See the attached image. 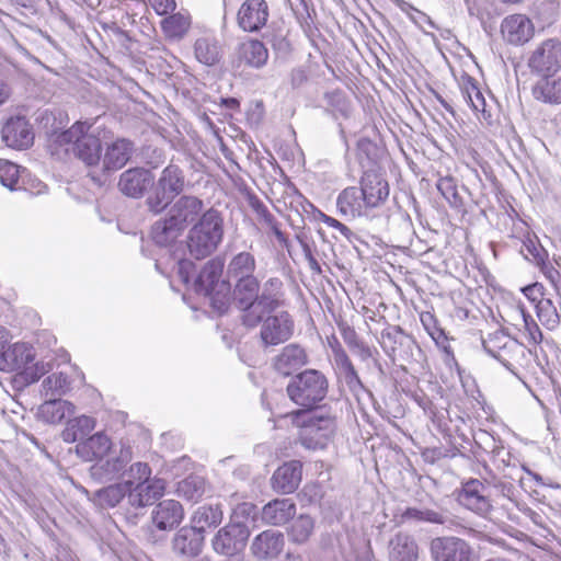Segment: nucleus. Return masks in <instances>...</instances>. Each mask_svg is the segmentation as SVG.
<instances>
[{"label": "nucleus", "instance_id": "obj_1", "mask_svg": "<svg viewBox=\"0 0 561 561\" xmlns=\"http://www.w3.org/2000/svg\"><path fill=\"white\" fill-rule=\"evenodd\" d=\"M232 305L245 328H256L266 314L284 307V283L279 277H270L263 284L256 276L238 279L232 286Z\"/></svg>", "mask_w": 561, "mask_h": 561}, {"label": "nucleus", "instance_id": "obj_2", "mask_svg": "<svg viewBox=\"0 0 561 561\" xmlns=\"http://www.w3.org/2000/svg\"><path fill=\"white\" fill-rule=\"evenodd\" d=\"M329 381L318 369H305L296 374L288 382L286 392L289 399L304 411H312L328 394Z\"/></svg>", "mask_w": 561, "mask_h": 561}, {"label": "nucleus", "instance_id": "obj_3", "mask_svg": "<svg viewBox=\"0 0 561 561\" xmlns=\"http://www.w3.org/2000/svg\"><path fill=\"white\" fill-rule=\"evenodd\" d=\"M293 422L300 427L299 440L311 450L323 449L335 433V421L330 415L319 414L318 411H296Z\"/></svg>", "mask_w": 561, "mask_h": 561}, {"label": "nucleus", "instance_id": "obj_4", "mask_svg": "<svg viewBox=\"0 0 561 561\" xmlns=\"http://www.w3.org/2000/svg\"><path fill=\"white\" fill-rule=\"evenodd\" d=\"M224 220L219 213H203L201 219L192 227L187 238L190 254L202 260L210 255L221 242Z\"/></svg>", "mask_w": 561, "mask_h": 561}, {"label": "nucleus", "instance_id": "obj_5", "mask_svg": "<svg viewBox=\"0 0 561 561\" xmlns=\"http://www.w3.org/2000/svg\"><path fill=\"white\" fill-rule=\"evenodd\" d=\"M92 125L87 122H77L69 129L58 134L55 142L65 147V151H72L88 165H94L101 158L100 139L90 133Z\"/></svg>", "mask_w": 561, "mask_h": 561}, {"label": "nucleus", "instance_id": "obj_6", "mask_svg": "<svg viewBox=\"0 0 561 561\" xmlns=\"http://www.w3.org/2000/svg\"><path fill=\"white\" fill-rule=\"evenodd\" d=\"M379 344L393 365L404 367L417 362L422 351L412 335L399 325H388L380 333Z\"/></svg>", "mask_w": 561, "mask_h": 561}, {"label": "nucleus", "instance_id": "obj_7", "mask_svg": "<svg viewBox=\"0 0 561 561\" xmlns=\"http://www.w3.org/2000/svg\"><path fill=\"white\" fill-rule=\"evenodd\" d=\"M185 186V175L176 164L165 167L156 182L147 202L151 208L164 210L179 196Z\"/></svg>", "mask_w": 561, "mask_h": 561}, {"label": "nucleus", "instance_id": "obj_8", "mask_svg": "<svg viewBox=\"0 0 561 561\" xmlns=\"http://www.w3.org/2000/svg\"><path fill=\"white\" fill-rule=\"evenodd\" d=\"M165 486L167 483L163 479L153 477L152 481L137 483V485L128 488L126 519L136 525L138 517L144 515L145 508L163 496Z\"/></svg>", "mask_w": 561, "mask_h": 561}, {"label": "nucleus", "instance_id": "obj_9", "mask_svg": "<svg viewBox=\"0 0 561 561\" xmlns=\"http://www.w3.org/2000/svg\"><path fill=\"white\" fill-rule=\"evenodd\" d=\"M249 537L250 529L245 523L231 520L217 530L210 543L216 553L234 557L243 551Z\"/></svg>", "mask_w": 561, "mask_h": 561}, {"label": "nucleus", "instance_id": "obj_10", "mask_svg": "<svg viewBox=\"0 0 561 561\" xmlns=\"http://www.w3.org/2000/svg\"><path fill=\"white\" fill-rule=\"evenodd\" d=\"M133 460L130 446L122 445L119 450H114L107 458H100L90 468L91 478L99 483H107L124 477L126 467Z\"/></svg>", "mask_w": 561, "mask_h": 561}, {"label": "nucleus", "instance_id": "obj_11", "mask_svg": "<svg viewBox=\"0 0 561 561\" xmlns=\"http://www.w3.org/2000/svg\"><path fill=\"white\" fill-rule=\"evenodd\" d=\"M260 324V340L264 347L287 342L295 330L293 317L287 311L266 314Z\"/></svg>", "mask_w": 561, "mask_h": 561}, {"label": "nucleus", "instance_id": "obj_12", "mask_svg": "<svg viewBox=\"0 0 561 561\" xmlns=\"http://www.w3.org/2000/svg\"><path fill=\"white\" fill-rule=\"evenodd\" d=\"M528 67L539 75H556L561 69V41L548 38L531 51Z\"/></svg>", "mask_w": 561, "mask_h": 561}, {"label": "nucleus", "instance_id": "obj_13", "mask_svg": "<svg viewBox=\"0 0 561 561\" xmlns=\"http://www.w3.org/2000/svg\"><path fill=\"white\" fill-rule=\"evenodd\" d=\"M458 501L463 507L482 517H488L493 510L490 488L478 479H470L462 483Z\"/></svg>", "mask_w": 561, "mask_h": 561}, {"label": "nucleus", "instance_id": "obj_14", "mask_svg": "<svg viewBox=\"0 0 561 561\" xmlns=\"http://www.w3.org/2000/svg\"><path fill=\"white\" fill-rule=\"evenodd\" d=\"M193 220V217L188 218V213H164V216L152 225L151 238L157 245L167 247L173 243Z\"/></svg>", "mask_w": 561, "mask_h": 561}, {"label": "nucleus", "instance_id": "obj_15", "mask_svg": "<svg viewBox=\"0 0 561 561\" xmlns=\"http://www.w3.org/2000/svg\"><path fill=\"white\" fill-rule=\"evenodd\" d=\"M204 541L205 535L190 524L176 530L171 540V549L176 557L191 559L203 551Z\"/></svg>", "mask_w": 561, "mask_h": 561}, {"label": "nucleus", "instance_id": "obj_16", "mask_svg": "<svg viewBox=\"0 0 561 561\" xmlns=\"http://www.w3.org/2000/svg\"><path fill=\"white\" fill-rule=\"evenodd\" d=\"M434 561H470V546L457 537H438L431 541Z\"/></svg>", "mask_w": 561, "mask_h": 561}, {"label": "nucleus", "instance_id": "obj_17", "mask_svg": "<svg viewBox=\"0 0 561 561\" xmlns=\"http://www.w3.org/2000/svg\"><path fill=\"white\" fill-rule=\"evenodd\" d=\"M501 34L511 45L520 46L528 43L535 35V25L525 14L507 15L501 23Z\"/></svg>", "mask_w": 561, "mask_h": 561}, {"label": "nucleus", "instance_id": "obj_18", "mask_svg": "<svg viewBox=\"0 0 561 561\" xmlns=\"http://www.w3.org/2000/svg\"><path fill=\"white\" fill-rule=\"evenodd\" d=\"M270 15L265 0H245L237 14L239 27L249 33L259 32L265 26Z\"/></svg>", "mask_w": 561, "mask_h": 561}, {"label": "nucleus", "instance_id": "obj_19", "mask_svg": "<svg viewBox=\"0 0 561 561\" xmlns=\"http://www.w3.org/2000/svg\"><path fill=\"white\" fill-rule=\"evenodd\" d=\"M284 546V535L278 530L267 529L253 538L250 550L257 560H274L282 553Z\"/></svg>", "mask_w": 561, "mask_h": 561}, {"label": "nucleus", "instance_id": "obj_20", "mask_svg": "<svg viewBox=\"0 0 561 561\" xmlns=\"http://www.w3.org/2000/svg\"><path fill=\"white\" fill-rule=\"evenodd\" d=\"M2 139L8 147L26 149L34 140V134L25 117H11L2 128Z\"/></svg>", "mask_w": 561, "mask_h": 561}, {"label": "nucleus", "instance_id": "obj_21", "mask_svg": "<svg viewBox=\"0 0 561 561\" xmlns=\"http://www.w3.org/2000/svg\"><path fill=\"white\" fill-rule=\"evenodd\" d=\"M302 463L290 460L278 467L272 476L271 483L274 491L290 494L297 490L301 482Z\"/></svg>", "mask_w": 561, "mask_h": 561}, {"label": "nucleus", "instance_id": "obj_22", "mask_svg": "<svg viewBox=\"0 0 561 561\" xmlns=\"http://www.w3.org/2000/svg\"><path fill=\"white\" fill-rule=\"evenodd\" d=\"M183 518V506L175 500H163L151 512L152 523L159 530H172Z\"/></svg>", "mask_w": 561, "mask_h": 561}, {"label": "nucleus", "instance_id": "obj_23", "mask_svg": "<svg viewBox=\"0 0 561 561\" xmlns=\"http://www.w3.org/2000/svg\"><path fill=\"white\" fill-rule=\"evenodd\" d=\"M153 176L149 170L133 168L124 171L118 181L119 191L133 198H140L152 183Z\"/></svg>", "mask_w": 561, "mask_h": 561}, {"label": "nucleus", "instance_id": "obj_24", "mask_svg": "<svg viewBox=\"0 0 561 561\" xmlns=\"http://www.w3.org/2000/svg\"><path fill=\"white\" fill-rule=\"evenodd\" d=\"M35 358L34 350L26 343H14L0 352V370L14 371L26 368Z\"/></svg>", "mask_w": 561, "mask_h": 561}, {"label": "nucleus", "instance_id": "obj_25", "mask_svg": "<svg viewBox=\"0 0 561 561\" xmlns=\"http://www.w3.org/2000/svg\"><path fill=\"white\" fill-rule=\"evenodd\" d=\"M308 363V355L299 344L290 343L282 348L280 353L274 357V369L284 376L300 369Z\"/></svg>", "mask_w": 561, "mask_h": 561}, {"label": "nucleus", "instance_id": "obj_26", "mask_svg": "<svg viewBox=\"0 0 561 561\" xmlns=\"http://www.w3.org/2000/svg\"><path fill=\"white\" fill-rule=\"evenodd\" d=\"M420 546L416 539L403 531L396 534L388 543V558L390 561H417Z\"/></svg>", "mask_w": 561, "mask_h": 561}, {"label": "nucleus", "instance_id": "obj_27", "mask_svg": "<svg viewBox=\"0 0 561 561\" xmlns=\"http://www.w3.org/2000/svg\"><path fill=\"white\" fill-rule=\"evenodd\" d=\"M363 198L366 207H379L389 194V186L379 172H366L362 176Z\"/></svg>", "mask_w": 561, "mask_h": 561}, {"label": "nucleus", "instance_id": "obj_28", "mask_svg": "<svg viewBox=\"0 0 561 561\" xmlns=\"http://www.w3.org/2000/svg\"><path fill=\"white\" fill-rule=\"evenodd\" d=\"M396 518L399 525H417L421 523L445 525L449 520L446 513L426 507H407L396 514Z\"/></svg>", "mask_w": 561, "mask_h": 561}, {"label": "nucleus", "instance_id": "obj_29", "mask_svg": "<svg viewBox=\"0 0 561 561\" xmlns=\"http://www.w3.org/2000/svg\"><path fill=\"white\" fill-rule=\"evenodd\" d=\"M296 504L290 499H275L262 508V520L268 525L280 526L294 518Z\"/></svg>", "mask_w": 561, "mask_h": 561}, {"label": "nucleus", "instance_id": "obj_30", "mask_svg": "<svg viewBox=\"0 0 561 561\" xmlns=\"http://www.w3.org/2000/svg\"><path fill=\"white\" fill-rule=\"evenodd\" d=\"M134 149V144L130 140L126 138L116 139L106 148L103 157V168L107 171L122 169L131 158Z\"/></svg>", "mask_w": 561, "mask_h": 561}, {"label": "nucleus", "instance_id": "obj_31", "mask_svg": "<svg viewBox=\"0 0 561 561\" xmlns=\"http://www.w3.org/2000/svg\"><path fill=\"white\" fill-rule=\"evenodd\" d=\"M111 439L99 432L89 435L84 440L76 445L77 455L84 461H92L104 457L111 450Z\"/></svg>", "mask_w": 561, "mask_h": 561}, {"label": "nucleus", "instance_id": "obj_32", "mask_svg": "<svg viewBox=\"0 0 561 561\" xmlns=\"http://www.w3.org/2000/svg\"><path fill=\"white\" fill-rule=\"evenodd\" d=\"M224 512L220 504H203L198 506L190 518V523L205 535L207 528H215L221 524Z\"/></svg>", "mask_w": 561, "mask_h": 561}, {"label": "nucleus", "instance_id": "obj_33", "mask_svg": "<svg viewBox=\"0 0 561 561\" xmlns=\"http://www.w3.org/2000/svg\"><path fill=\"white\" fill-rule=\"evenodd\" d=\"M75 412V405L61 398L46 399L37 410V416L45 423H60L67 415Z\"/></svg>", "mask_w": 561, "mask_h": 561}, {"label": "nucleus", "instance_id": "obj_34", "mask_svg": "<svg viewBox=\"0 0 561 561\" xmlns=\"http://www.w3.org/2000/svg\"><path fill=\"white\" fill-rule=\"evenodd\" d=\"M195 58L205 66H214L221 58V46L214 35H204L194 43Z\"/></svg>", "mask_w": 561, "mask_h": 561}, {"label": "nucleus", "instance_id": "obj_35", "mask_svg": "<svg viewBox=\"0 0 561 561\" xmlns=\"http://www.w3.org/2000/svg\"><path fill=\"white\" fill-rule=\"evenodd\" d=\"M224 271V261L220 257L209 260L196 276L194 280V289L201 295L209 291L210 288L215 287L219 280Z\"/></svg>", "mask_w": 561, "mask_h": 561}, {"label": "nucleus", "instance_id": "obj_36", "mask_svg": "<svg viewBox=\"0 0 561 561\" xmlns=\"http://www.w3.org/2000/svg\"><path fill=\"white\" fill-rule=\"evenodd\" d=\"M541 76L533 87L534 98L548 104H561V79L553 78L554 75Z\"/></svg>", "mask_w": 561, "mask_h": 561}, {"label": "nucleus", "instance_id": "obj_37", "mask_svg": "<svg viewBox=\"0 0 561 561\" xmlns=\"http://www.w3.org/2000/svg\"><path fill=\"white\" fill-rule=\"evenodd\" d=\"M94 427V419L80 415L67 422L66 427L61 432V437L66 443H80L91 434Z\"/></svg>", "mask_w": 561, "mask_h": 561}, {"label": "nucleus", "instance_id": "obj_38", "mask_svg": "<svg viewBox=\"0 0 561 561\" xmlns=\"http://www.w3.org/2000/svg\"><path fill=\"white\" fill-rule=\"evenodd\" d=\"M334 362L343 375L345 383L352 391L365 390V386L363 385L357 370L355 369L352 360L348 355L342 347L333 348Z\"/></svg>", "mask_w": 561, "mask_h": 561}, {"label": "nucleus", "instance_id": "obj_39", "mask_svg": "<svg viewBox=\"0 0 561 561\" xmlns=\"http://www.w3.org/2000/svg\"><path fill=\"white\" fill-rule=\"evenodd\" d=\"M50 369L51 365L44 362H37L31 367L20 369L11 378L13 390L23 391L30 385L37 382Z\"/></svg>", "mask_w": 561, "mask_h": 561}, {"label": "nucleus", "instance_id": "obj_40", "mask_svg": "<svg viewBox=\"0 0 561 561\" xmlns=\"http://www.w3.org/2000/svg\"><path fill=\"white\" fill-rule=\"evenodd\" d=\"M256 262L250 252H240L236 254L228 264L227 276L229 282L254 276Z\"/></svg>", "mask_w": 561, "mask_h": 561}, {"label": "nucleus", "instance_id": "obj_41", "mask_svg": "<svg viewBox=\"0 0 561 561\" xmlns=\"http://www.w3.org/2000/svg\"><path fill=\"white\" fill-rule=\"evenodd\" d=\"M239 58L253 68L263 67L268 58L265 45L257 39H249L239 46Z\"/></svg>", "mask_w": 561, "mask_h": 561}, {"label": "nucleus", "instance_id": "obj_42", "mask_svg": "<svg viewBox=\"0 0 561 561\" xmlns=\"http://www.w3.org/2000/svg\"><path fill=\"white\" fill-rule=\"evenodd\" d=\"M191 23V15L181 11L163 19L161 28L167 38L180 41L187 34Z\"/></svg>", "mask_w": 561, "mask_h": 561}, {"label": "nucleus", "instance_id": "obj_43", "mask_svg": "<svg viewBox=\"0 0 561 561\" xmlns=\"http://www.w3.org/2000/svg\"><path fill=\"white\" fill-rule=\"evenodd\" d=\"M202 295L209 298L211 308L220 314L225 313L232 304V286L229 280L217 283L209 291Z\"/></svg>", "mask_w": 561, "mask_h": 561}, {"label": "nucleus", "instance_id": "obj_44", "mask_svg": "<svg viewBox=\"0 0 561 561\" xmlns=\"http://www.w3.org/2000/svg\"><path fill=\"white\" fill-rule=\"evenodd\" d=\"M125 485L116 482L95 491L93 494L94 502L103 508L115 507L127 496L128 489Z\"/></svg>", "mask_w": 561, "mask_h": 561}, {"label": "nucleus", "instance_id": "obj_45", "mask_svg": "<svg viewBox=\"0 0 561 561\" xmlns=\"http://www.w3.org/2000/svg\"><path fill=\"white\" fill-rule=\"evenodd\" d=\"M357 159L363 174H366V172H379V148L375 142L368 139H360L357 146Z\"/></svg>", "mask_w": 561, "mask_h": 561}, {"label": "nucleus", "instance_id": "obj_46", "mask_svg": "<svg viewBox=\"0 0 561 561\" xmlns=\"http://www.w3.org/2000/svg\"><path fill=\"white\" fill-rule=\"evenodd\" d=\"M459 85L461 95L466 103L476 112H484L485 100L478 88L476 80L468 75H463L460 78Z\"/></svg>", "mask_w": 561, "mask_h": 561}, {"label": "nucleus", "instance_id": "obj_47", "mask_svg": "<svg viewBox=\"0 0 561 561\" xmlns=\"http://www.w3.org/2000/svg\"><path fill=\"white\" fill-rule=\"evenodd\" d=\"M314 530V520L311 516L301 514L293 520L287 529L289 541L296 545L306 543Z\"/></svg>", "mask_w": 561, "mask_h": 561}, {"label": "nucleus", "instance_id": "obj_48", "mask_svg": "<svg viewBox=\"0 0 561 561\" xmlns=\"http://www.w3.org/2000/svg\"><path fill=\"white\" fill-rule=\"evenodd\" d=\"M70 390V380L64 373H55L47 376L42 382L41 393L46 399H56Z\"/></svg>", "mask_w": 561, "mask_h": 561}, {"label": "nucleus", "instance_id": "obj_49", "mask_svg": "<svg viewBox=\"0 0 561 561\" xmlns=\"http://www.w3.org/2000/svg\"><path fill=\"white\" fill-rule=\"evenodd\" d=\"M206 481L203 477L191 474L178 483L176 492L188 501H198L205 493Z\"/></svg>", "mask_w": 561, "mask_h": 561}, {"label": "nucleus", "instance_id": "obj_50", "mask_svg": "<svg viewBox=\"0 0 561 561\" xmlns=\"http://www.w3.org/2000/svg\"><path fill=\"white\" fill-rule=\"evenodd\" d=\"M151 473L152 470L147 462L137 461L134 463H129L126 467V471L124 474L126 479L121 481V483L126 484L125 488L128 489L134 485H137V483L152 481L153 478L151 477Z\"/></svg>", "mask_w": 561, "mask_h": 561}, {"label": "nucleus", "instance_id": "obj_51", "mask_svg": "<svg viewBox=\"0 0 561 561\" xmlns=\"http://www.w3.org/2000/svg\"><path fill=\"white\" fill-rule=\"evenodd\" d=\"M421 322L433 339L435 344L440 347L444 352L450 353V346L448 344V337L445 331L437 324L436 318L430 312L421 313Z\"/></svg>", "mask_w": 561, "mask_h": 561}, {"label": "nucleus", "instance_id": "obj_52", "mask_svg": "<svg viewBox=\"0 0 561 561\" xmlns=\"http://www.w3.org/2000/svg\"><path fill=\"white\" fill-rule=\"evenodd\" d=\"M537 317L548 330H554L560 323L557 308L550 299L541 298L536 305Z\"/></svg>", "mask_w": 561, "mask_h": 561}, {"label": "nucleus", "instance_id": "obj_53", "mask_svg": "<svg viewBox=\"0 0 561 561\" xmlns=\"http://www.w3.org/2000/svg\"><path fill=\"white\" fill-rule=\"evenodd\" d=\"M519 252L526 260L538 265L545 263V260L548 256L547 251L539 243L537 237H531L530 234H527L526 239L523 240Z\"/></svg>", "mask_w": 561, "mask_h": 561}, {"label": "nucleus", "instance_id": "obj_54", "mask_svg": "<svg viewBox=\"0 0 561 561\" xmlns=\"http://www.w3.org/2000/svg\"><path fill=\"white\" fill-rule=\"evenodd\" d=\"M365 206L360 187H347L337 198L339 210H360Z\"/></svg>", "mask_w": 561, "mask_h": 561}, {"label": "nucleus", "instance_id": "obj_55", "mask_svg": "<svg viewBox=\"0 0 561 561\" xmlns=\"http://www.w3.org/2000/svg\"><path fill=\"white\" fill-rule=\"evenodd\" d=\"M21 168L9 161L0 159V184L10 191L19 190Z\"/></svg>", "mask_w": 561, "mask_h": 561}, {"label": "nucleus", "instance_id": "obj_56", "mask_svg": "<svg viewBox=\"0 0 561 561\" xmlns=\"http://www.w3.org/2000/svg\"><path fill=\"white\" fill-rule=\"evenodd\" d=\"M505 336L503 334H500V333H495L493 335H489V337L486 340H483L482 341V345H483V348L484 351L491 355L492 357H494L495 359H497L499 362H501L507 369L512 370V364L510 362H507L503 356H502V350H505L506 348V343H504L502 346L497 345V342L500 343L501 340H504Z\"/></svg>", "mask_w": 561, "mask_h": 561}, {"label": "nucleus", "instance_id": "obj_57", "mask_svg": "<svg viewBox=\"0 0 561 561\" xmlns=\"http://www.w3.org/2000/svg\"><path fill=\"white\" fill-rule=\"evenodd\" d=\"M437 190L448 201L451 207H458V193L455 180L451 176L440 178L437 181Z\"/></svg>", "mask_w": 561, "mask_h": 561}, {"label": "nucleus", "instance_id": "obj_58", "mask_svg": "<svg viewBox=\"0 0 561 561\" xmlns=\"http://www.w3.org/2000/svg\"><path fill=\"white\" fill-rule=\"evenodd\" d=\"M351 352L353 355L357 356L364 363H368L369 360H371L374 366L377 367L380 373H383L381 364L375 357V354H378V352L376 350L373 351L364 342H362L359 345L354 347Z\"/></svg>", "mask_w": 561, "mask_h": 561}, {"label": "nucleus", "instance_id": "obj_59", "mask_svg": "<svg viewBox=\"0 0 561 561\" xmlns=\"http://www.w3.org/2000/svg\"><path fill=\"white\" fill-rule=\"evenodd\" d=\"M520 314L524 321L525 330L528 332L530 339L537 344L540 343L542 341V333L538 324L534 321L530 314L525 312L524 309H520Z\"/></svg>", "mask_w": 561, "mask_h": 561}, {"label": "nucleus", "instance_id": "obj_60", "mask_svg": "<svg viewBox=\"0 0 561 561\" xmlns=\"http://www.w3.org/2000/svg\"><path fill=\"white\" fill-rule=\"evenodd\" d=\"M203 206L201 199L193 195H183L174 204V210H199Z\"/></svg>", "mask_w": 561, "mask_h": 561}, {"label": "nucleus", "instance_id": "obj_61", "mask_svg": "<svg viewBox=\"0 0 561 561\" xmlns=\"http://www.w3.org/2000/svg\"><path fill=\"white\" fill-rule=\"evenodd\" d=\"M264 222L271 227L275 237L279 241V243L287 245V238L285 233L279 229L278 224L276 222L272 213H261Z\"/></svg>", "mask_w": 561, "mask_h": 561}, {"label": "nucleus", "instance_id": "obj_62", "mask_svg": "<svg viewBox=\"0 0 561 561\" xmlns=\"http://www.w3.org/2000/svg\"><path fill=\"white\" fill-rule=\"evenodd\" d=\"M149 2L159 15H165L173 12L176 8L175 0H149Z\"/></svg>", "mask_w": 561, "mask_h": 561}, {"label": "nucleus", "instance_id": "obj_63", "mask_svg": "<svg viewBox=\"0 0 561 561\" xmlns=\"http://www.w3.org/2000/svg\"><path fill=\"white\" fill-rule=\"evenodd\" d=\"M319 214L322 216V220L327 225L337 229L348 241L352 240V237L354 236V233L351 231V229L348 227H346L344 224L340 222L335 218L327 216L324 213H319Z\"/></svg>", "mask_w": 561, "mask_h": 561}, {"label": "nucleus", "instance_id": "obj_64", "mask_svg": "<svg viewBox=\"0 0 561 561\" xmlns=\"http://www.w3.org/2000/svg\"><path fill=\"white\" fill-rule=\"evenodd\" d=\"M195 271L194 264L186 259H182L178 262V273L183 283L191 280V274Z\"/></svg>", "mask_w": 561, "mask_h": 561}]
</instances>
